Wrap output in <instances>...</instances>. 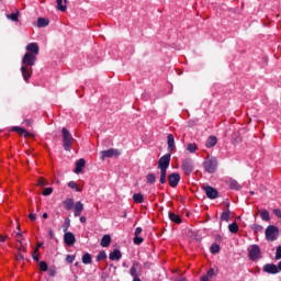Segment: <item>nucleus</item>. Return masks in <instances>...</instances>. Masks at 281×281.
<instances>
[{
  "label": "nucleus",
  "instance_id": "obj_50",
  "mask_svg": "<svg viewBox=\"0 0 281 281\" xmlns=\"http://www.w3.org/2000/svg\"><path fill=\"white\" fill-rule=\"evenodd\" d=\"M143 229L142 227H137L134 232V236H139V234H142Z\"/></svg>",
  "mask_w": 281,
  "mask_h": 281
},
{
  "label": "nucleus",
  "instance_id": "obj_29",
  "mask_svg": "<svg viewBox=\"0 0 281 281\" xmlns=\"http://www.w3.org/2000/svg\"><path fill=\"white\" fill-rule=\"evenodd\" d=\"M238 223L236 222L228 225V231L231 232V234H238Z\"/></svg>",
  "mask_w": 281,
  "mask_h": 281
},
{
  "label": "nucleus",
  "instance_id": "obj_39",
  "mask_svg": "<svg viewBox=\"0 0 281 281\" xmlns=\"http://www.w3.org/2000/svg\"><path fill=\"white\" fill-rule=\"evenodd\" d=\"M198 148L199 147L196 146V144H192V143L187 146V150H189V153H196Z\"/></svg>",
  "mask_w": 281,
  "mask_h": 281
},
{
  "label": "nucleus",
  "instance_id": "obj_20",
  "mask_svg": "<svg viewBox=\"0 0 281 281\" xmlns=\"http://www.w3.org/2000/svg\"><path fill=\"white\" fill-rule=\"evenodd\" d=\"M82 210H85V204L82 202L78 201L75 204V216H80L82 214Z\"/></svg>",
  "mask_w": 281,
  "mask_h": 281
},
{
  "label": "nucleus",
  "instance_id": "obj_63",
  "mask_svg": "<svg viewBox=\"0 0 281 281\" xmlns=\"http://www.w3.org/2000/svg\"><path fill=\"white\" fill-rule=\"evenodd\" d=\"M18 243H23V241H21V239H18Z\"/></svg>",
  "mask_w": 281,
  "mask_h": 281
},
{
  "label": "nucleus",
  "instance_id": "obj_38",
  "mask_svg": "<svg viewBox=\"0 0 281 281\" xmlns=\"http://www.w3.org/2000/svg\"><path fill=\"white\" fill-rule=\"evenodd\" d=\"M251 229L255 232V234H258V232H262L263 227L259 224H252Z\"/></svg>",
  "mask_w": 281,
  "mask_h": 281
},
{
  "label": "nucleus",
  "instance_id": "obj_31",
  "mask_svg": "<svg viewBox=\"0 0 281 281\" xmlns=\"http://www.w3.org/2000/svg\"><path fill=\"white\" fill-rule=\"evenodd\" d=\"M232 212L229 210L224 211L221 215V221H225L226 223H229V216Z\"/></svg>",
  "mask_w": 281,
  "mask_h": 281
},
{
  "label": "nucleus",
  "instance_id": "obj_33",
  "mask_svg": "<svg viewBox=\"0 0 281 281\" xmlns=\"http://www.w3.org/2000/svg\"><path fill=\"white\" fill-rule=\"evenodd\" d=\"M211 254H218L221 251V246L218 244H213L210 248Z\"/></svg>",
  "mask_w": 281,
  "mask_h": 281
},
{
  "label": "nucleus",
  "instance_id": "obj_24",
  "mask_svg": "<svg viewBox=\"0 0 281 281\" xmlns=\"http://www.w3.org/2000/svg\"><path fill=\"white\" fill-rule=\"evenodd\" d=\"M122 258V251L120 249H115L110 254V260H120Z\"/></svg>",
  "mask_w": 281,
  "mask_h": 281
},
{
  "label": "nucleus",
  "instance_id": "obj_21",
  "mask_svg": "<svg viewBox=\"0 0 281 281\" xmlns=\"http://www.w3.org/2000/svg\"><path fill=\"white\" fill-rule=\"evenodd\" d=\"M64 207L69 212V210H74V199L67 198L64 202Z\"/></svg>",
  "mask_w": 281,
  "mask_h": 281
},
{
  "label": "nucleus",
  "instance_id": "obj_1",
  "mask_svg": "<svg viewBox=\"0 0 281 281\" xmlns=\"http://www.w3.org/2000/svg\"><path fill=\"white\" fill-rule=\"evenodd\" d=\"M36 65V55H31V53H25L22 58V67H21V74L23 76V80L26 82H30V79L32 78L33 68Z\"/></svg>",
  "mask_w": 281,
  "mask_h": 281
},
{
  "label": "nucleus",
  "instance_id": "obj_5",
  "mask_svg": "<svg viewBox=\"0 0 281 281\" xmlns=\"http://www.w3.org/2000/svg\"><path fill=\"white\" fill-rule=\"evenodd\" d=\"M181 168L184 175H187V177H190L191 172H194V161L192 160V158L183 159Z\"/></svg>",
  "mask_w": 281,
  "mask_h": 281
},
{
  "label": "nucleus",
  "instance_id": "obj_53",
  "mask_svg": "<svg viewBox=\"0 0 281 281\" xmlns=\"http://www.w3.org/2000/svg\"><path fill=\"white\" fill-rule=\"evenodd\" d=\"M8 240V236L0 235V243H5Z\"/></svg>",
  "mask_w": 281,
  "mask_h": 281
},
{
  "label": "nucleus",
  "instance_id": "obj_45",
  "mask_svg": "<svg viewBox=\"0 0 281 281\" xmlns=\"http://www.w3.org/2000/svg\"><path fill=\"white\" fill-rule=\"evenodd\" d=\"M74 260H76V256H74V255H67V257H66V262H69V265H71V262H74Z\"/></svg>",
  "mask_w": 281,
  "mask_h": 281
},
{
  "label": "nucleus",
  "instance_id": "obj_17",
  "mask_svg": "<svg viewBox=\"0 0 281 281\" xmlns=\"http://www.w3.org/2000/svg\"><path fill=\"white\" fill-rule=\"evenodd\" d=\"M167 144L169 153H172L175 150V136L172 134H168Z\"/></svg>",
  "mask_w": 281,
  "mask_h": 281
},
{
  "label": "nucleus",
  "instance_id": "obj_52",
  "mask_svg": "<svg viewBox=\"0 0 281 281\" xmlns=\"http://www.w3.org/2000/svg\"><path fill=\"white\" fill-rule=\"evenodd\" d=\"M48 237L50 240L54 238V231L52 228H48Z\"/></svg>",
  "mask_w": 281,
  "mask_h": 281
},
{
  "label": "nucleus",
  "instance_id": "obj_34",
  "mask_svg": "<svg viewBox=\"0 0 281 281\" xmlns=\"http://www.w3.org/2000/svg\"><path fill=\"white\" fill-rule=\"evenodd\" d=\"M68 188H71L75 192H80V188H78V183H76V181L68 182Z\"/></svg>",
  "mask_w": 281,
  "mask_h": 281
},
{
  "label": "nucleus",
  "instance_id": "obj_13",
  "mask_svg": "<svg viewBox=\"0 0 281 281\" xmlns=\"http://www.w3.org/2000/svg\"><path fill=\"white\" fill-rule=\"evenodd\" d=\"M263 271H265V273H271V274L280 273V270H278V266H276V263L265 265Z\"/></svg>",
  "mask_w": 281,
  "mask_h": 281
},
{
  "label": "nucleus",
  "instance_id": "obj_25",
  "mask_svg": "<svg viewBox=\"0 0 281 281\" xmlns=\"http://www.w3.org/2000/svg\"><path fill=\"white\" fill-rule=\"evenodd\" d=\"M160 170V183L164 186L166 183V175L168 172V168L158 167Z\"/></svg>",
  "mask_w": 281,
  "mask_h": 281
},
{
  "label": "nucleus",
  "instance_id": "obj_49",
  "mask_svg": "<svg viewBox=\"0 0 281 281\" xmlns=\"http://www.w3.org/2000/svg\"><path fill=\"white\" fill-rule=\"evenodd\" d=\"M206 276H207L209 278H214V268H210V269L207 270V272H206Z\"/></svg>",
  "mask_w": 281,
  "mask_h": 281
},
{
  "label": "nucleus",
  "instance_id": "obj_47",
  "mask_svg": "<svg viewBox=\"0 0 281 281\" xmlns=\"http://www.w3.org/2000/svg\"><path fill=\"white\" fill-rule=\"evenodd\" d=\"M48 276H50V278H55V276H56V268H49L48 269Z\"/></svg>",
  "mask_w": 281,
  "mask_h": 281
},
{
  "label": "nucleus",
  "instance_id": "obj_27",
  "mask_svg": "<svg viewBox=\"0 0 281 281\" xmlns=\"http://www.w3.org/2000/svg\"><path fill=\"white\" fill-rule=\"evenodd\" d=\"M82 263L83 265H91V262H93V259L91 257V254L89 252H86L83 256H82Z\"/></svg>",
  "mask_w": 281,
  "mask_h": 281
},
{
  "label": "nucleus",
  "instance_id": "obj_55",
  "mask_svg": "<svg viewBox=\"0 0 281 281\" xmlns=\"http://www.w3.org/2000/svg\"><path fill=\"white\" fill-rule=\"evenodd\" d=\"M16 260H23V255H21V254H19V255H16Z\"/></svg>",
  "mask_w": 281,
  "mask_h": 281
},
{
  "label": "nucleus",
  "instance_id": "obj_10",
  "mask_svg": "<svg viewBox=\"0 0 281 281\" xmlns=\"http://www.w3.org/2000/svg\"><path fill=\"white\" fill-rule=\"evenodd\" d=\"M170 157H172L171 154H166L158 160V168H170Z\"/></svg>",
  "mask_w": 281,
  "mask_h": 281
},
{
  "label": "nucleus",
  "instance_id": "obj_64",
  "mask_svg": "<svg viewBox=\"0 0 281 281\" xmlns=\"http://www.w3.org/2000/svg\"><path fill=\"white\" fill-rule=\"evenodd\" d=\"M250 194H254V191H250Z\"/></svg>",
  "mask_w": 281,
  "mask_h": 281
},
{
  "label": "nucleus",
  "instance_id": "obj_19",
  "mask_svg": "<svg viewBox=\"0 0 281 281\" xmlns=\"http://www.w3.org/2000/svg\"><path fill=\"white\" fill-rule=\"evenodd\" d=\"M56 3H57V10H59V12L67 11V0H56Z\"/></svg>",
  "mask_w": 281,
  "mask_h": 281
},
{
  "label": "nucleus",
  "instance_id": "obj_59",
  "mask_svg": "<svg viewBox=\"0 0 281 281\" xmlns=\"http://www.w3.org/2000/svg\"><path fill=\"white\" fill-rule=\"evenodd\" d=\"M43 218H49V215L47 213H44Z\"/></svg>",
  "mask_w": 281,
  "mask_h": 281
},
{
  "label": "nucleus",
  "instance_id": "obj_57",
  "mask_svg": "<svg viewBox=\"0 0 281 281\" xmlns=\"http://www.w3.org/2000/svg\"><path fill=\"white\" fill-rule=\"evenodd\" d=\"M41 247H43V244L37 243V247H36L37 251H38V249H41Z\"/></svg>",
  "mask_w": 281,
  "mask_h": 281
},
{
  "label": "nucleus",
  "instance_id": "obj_43",
  "mask_svg": "<svg viewBox=\"0 0 281 281\" xmlns=\"http://www.w3.org/2000/svg\"><path fill=\"white\" fill-rule=\"evenodd\" d=\"M36 254H38V248H35L32 254L33 260H35V262H38L40 258H38V255H36Z\"/></svg>",
  "mask_w": 281,
  "mask_h": 281
},
{
  "label": "nucleus",
  "instance_id": "obj_15",
  "mask_svg": "<svg viewBox=\"0 0 281 281\" xmlns=\"http://www.w3.org/2000/svg\"><path fill=\"white\" fill-rule=\"evenodd\" d=\"M85 166H87V160H85V158L77 160L76 168H75L76 175H79V172H82V168H85Z\"/></svg>",
  "mask_w": 281,
  "mask_h": 281
},
{
  "label": "nucleus",
  "instance_id": "obj_56",
  "mask_svg": "<svg viewBox=\"0 0 281 281\" xmlns=\"http://www.w3.org/2000/svg\"><path fill=\"white\" fill-rule=\"evenodd\" d=\"M80 223H87V217L81 216V217H80Z\"/></svg>",
  "mask_w": 281,
  "mask_h": 281
},
{
  "label": "nucleus",
  "instance_id": "obj_35",
  "mask_svg": "<svg viewBox=\"0 0 281 281\" xmlns=\"http://www.w3.org/2000/svg\"><path fill=\"white\" fill-rule=\"evenodd\" d=\"M101 260H106V252L104 250H101L97 256V262H100Z\"/></svg>",
  "mask_w": 281,
  "mask_h": 281
},
{
  "label": "nucleus",
  "instance_id": "obj_11",
  "mask_svg": "<svg viewBox=\"0 0 281 281\" xmlns=\"http://www.w3.org/2000/svg\"><path fill=\"white\" fill-rule=\"evenodd\" d=\"M64 243L67 245V247H71L72 245H76V235L74 233L68 232L64 234Z\"/></svg>",
  "mask_w": 281,
  "mask_h": 281
},
{
  "label": "nucleus",
  "instance_id": "obj_61",
  "mask_svg": "<svg viewBox=\"0 0 281 281\" xmlns=\"http://www.w3.org/2000/svg\"><path fill=\"white\" fill-rule=\"evenodd\" d=\"M16 229L18 232H21V225H18Z\"/></svg>",
  "mask_w": 281,
  "mask_h": 281
},
{
  "label": "nucleus",
  "instance_id": "obj_51",
  "mask_svg": "<svg viewBox=\"0 0 281 281\" xmlns=\"http://www.w3.org/2000/svg\"><path fill=\"white\" fill-rule=\"evenodd\" d=\"M29 218H30V221H36V214L31 212L30 215H29Z\"/></svg>",
  "mask_w": 281,
  "mask_h": 281
},
{
  "label": "nucleus",
  "instance_id": "obj_40",
  "mask_svg": "<svg viewBox=\"0 0 281 281\" xmlns=\"http://www.w3.org/2000/svg\"><path fill=\"white\" fill-rule=\"evenodd\" d=\"M233 139H234L235 144H240V142H243V136H240L239 133H235L233 136Z\"/></svg>",
  "mask_w": 281,
  "mask_h": 281
},
{
  "label": "nucleus",
  "instance_id": "obj_23",
  "mask_svg": "<svg viewBox=\"0 0 281 281\" xmlns=\"http://www.w3.org/2000/svg\"><path fill=\"white\" fill-rule=\"evenodd\" d=\"M47 25H49V19L47 18L37 19V27H47Z\"/></svg>",
  "mask_w": 281,
  "mask_h": 281
},
{
  "label": "nucleus",
  "instance_id": "obj_42",
  "mask_svg": "<svg viewBox=\"0 0 281 281\" xmlns=\"http://www.w3.org/2000/svg\"><path fill=\"white\" fill-rule=\"evenodd\" d=\"M70 225H71V221L69 218H66L65 223H64V232L65 233H68L67 231L69 229Z\"/></svg>",
  "mask_w": 281,
  "mask_h": 281
},
{
  "label": "nucleus",
  "instance_id": "obj_2",
  "mask_svg": "<svg viewBox=\"0 0 281 281\" xmlns=\"http://www.w3.org/2000/svg\"><path fill=\"white\" fill-rule=\"evenodd\" d=\"M61 139H63L64 150H66L67 153H70L71 146L74 144V136L69 131H67L66 127H63L61 130Z\"/></svg>",
  "mask_w": 281,
  "mask_h": 281
},
{
  "label": "nucleus",
  "instance_id": "obj_18",
  "mask_svg": "<svg viewBox=\"0 0 281 281\" xmlns=\"http://www.w3.org/2000/svg\"><path fill=\"white\" fill-rule=\"evenodd\" d=\"M218 144L216 136H210L205 143L206 148H214V145Z\"/></svg>",
  "mask_w": 281,
  "mask_h": 281
},
{
  "label": "nucleus",
  "instance_id": "obj_14",
  "mask_svg": "<svg viewBox=\"0 0 281 281\" xmlns=\"http://www.w3.org/2000/svg\"><path fill=\"white\" fill-rule=\"evenodd\" d=\"M12 131L14 133H19L22 137H34V134L27 132L25 128L23 127H19V126H14L12 127Z\"/></svg>",
  "mask_w": 281,
  "mask_h": 281
},
{
  "label": "nucleus",
  "instance_id": "obj_32",
  "mask_svg": "<svg viewBox=\"0 0 281 281\" xmlns=\"http://www.w3.org/2000/svg\"><path fill=\"white\" fill-rule=\"evenodd\" d=\"M7 18H9L14 23H19V10L15 13H11L7 15Z\"/></svg>",
  "mask_w": 281,
  "mask_h": 281
},
{
  "label": "nucleus",
  "instance_id": "obj_28",
  "mask_svg": "<svg viewBox=\"0 0 281 281\" xmlns=\"http://www.w3.org/2000/svg\"><path fill=\"white\" fill-rule=\"evenodd\" d=\"M169 218L172 223H177V225H181V217L175 213H169Z\"/></svg>",
  "mask_w": 281,
  "mask_h": 281
},
{
  "label": "nucleus",
  "instance_id": "obj_6",
  "mask_svg": "<svg viewBox=\"0 0 281 281\" xmlns=\"http://www.w3.org/2000/svg\"><path fill=\"white\" fill-rule=\"evenodd\" d=\"M260 254H261L260 246L256 244L249 246L248 256L254 262L255 260H258L259 258H261Z\"/></svg>",
  "mask_w": 281,
  "mask_h": 281
},
{
  "label": "nucleus",
  "instance_id": "obj_22",
  "mask_svg": "<svg viewBox=\"0 0 281 281\" xmlns=\"http://www.w3.org/2000/svg\"><path fill=\"white\" fill-rule=\"evenodd\" d=\"M155 181H157V177L155 176V173L149 172L146 176V182L148 183V186H155Z\"/></svg>",
  "mask_w": 281,
  "mask_h": 281
},
{
  "label": "nucleus",
  "instance_id": "obj_60",
  "mask_svg": "<svg viewBox=\"0 0 281 281\" xmlns=\"http://www.w3.org/2000/svg\"><path fill=\"white\" fill-rule=\"evenodd\" d=\"M278 271H281V261L278 263Z\"/></svg>",
  "mask_w": 281,
  "mask_h": 281
},
{
  "label": "nucleus",
  "instance_id": "obj_26",
  "mask_svg": "<svg viewBox=\"0 0 281 281\" xmlns=\"http://www.w3.org/2000/svg\"><path fill=\"white\" fill-rule=\"evenodd\" d=\"M111 245V235H104L101 239V247H109Z\"/></svg>",
  "mask_w": 281,
  "mask_h": 281
},
{
  "label": "nucleus",
  "instance_id": "obj_37",
  "mask_svg": "<svg viewBox=\"0 0 281 281\" xmlns=\"http://www.w3.org/2000/svg\"><path fill=\"white\" fill-rule=\"evenodd\" d=\"M133 243L134 245H142V243H144V239L139 237V235H134Z\"/></svg>",
  "mask_w": 281,
  "mask_h": 281
},
{
  "label": "nucleus",
  "instance_id": "obj_48",
  "mask_svg": "<svg viewBox=\"0 0 281 281\" xmlns=\"http://www.w3.org/2000/svg\"><path fill=\"white\" fill-rule=\"evenodd\" d=\"M37 186H47V180L45 178H40L37 181Z\"/></svg>",
  "mask_w": 281,
  "mask_h": 281
},
{
  "label": "nucleus",
  "instance_id": "obj_8",
  "mask_svg": "<svg viewBox=\"0 0 281 281\" xmlns=\"http://www.w3.org/2000/svg\"><path fill=\"white\" fill-rule=\"evenodd\" d=\"M203 191L205 192L207 199H218V191L216 189H214L211 186H204L203 187Z\"/></svg>",
  "mask_w": 281,
  "mask_h": 281
},
{
  "label": "nucleus",
  "instance_id": "obj_9",
  "mask_svg": "<svg viewBox=\"0 0 281 281\" xmlns=\"http://www.w3.org/2000/svg\"><path fill=\"white\" fill-rule=\"evenodd\" d=\"M168 181L170 188H177L179 186V181H181V175L173 172L168 176Z\"/></svg>",
  "mask_w": 281,
  "mask_h": 281
},
{
  "label": "nucleus",
  "instance_id": "obj_36",
  "mask_svg": "<svg viewBox=\"0 0 281 281\" xmlns=\"http://www.w3.org/2000/svg\"><path fill=\"white\" fill-rule=\"evenodd\" d=\"M261 218L262 221H271V217L269 216V211L267 210L261 211Z\"/></svg>",
  "mask_w": 281,
  "mask_h": 281
},
{
  "label": "nucleus",
  "instance_id": "obj_46",
  "mask_svg": "<svg viewBox=\"0 0 281 281\" xmlns=\"http://www.w3.org/2000/svg\"><path fill=\"white\" fill-rule=\"evenodd\" d=\"M276 260H281V246L277 247Z\"/></svg>",
  "mask_w": 281,
  "mask_h": 281
},
{
  "label": "nucleus",
  "instance_id": "obj_3",
  "mask_svg": "<svg viewBox=\"0 0 281 281\" xmlns=\"http://www.w3.org/2000/svg\"><path fill=\"white\" fill-rule=\"evenodd\" d=\"M203 166L204 170L209 172V175H214V172H216V169L218 168V160L216 159V157H206Z\"/></svg>",
  "mask_w": 281,
  "mask_h": 281
},
{
  "label": "nucleus",
  "instance_id": "obj_62",
  "mask_svg": "<svg viewBox=\"0 0 281 281\" xmlns=\"http://www.w3.org/2000/svg\"><path fill=\"white\" fill-rule=\"evenodd\" d=\"M123 217L126 218V213H124Z\"/></svg>",
  "mask_w": 281,
  "mask_h": 281
},
{
  "label": "nucleus",
  "instance_id": "obj_30",
  "mask_svg": "<svg viewBox=\"0 0 281 281\" xmlns=\"http://www.w3.org/2000/svg\"><path fill=\"white\" fill-rule=\"evenodd\" d=\"M134 203H144V194L142 193H135L133 195Z\"/></svg>",
  "mask_w": 281,
  "mask_h": 281
},
{
  "label": "nucleus",
  "instance_id": "obj_12",
  "mask_svg": "<svg viewBox=\"0 0 281 281\" xmlns=\"http://www.w3.org/2000/svg\"><path fill=\"white\" fill-rule=\"evenodd\" d=\"M26 54H31L32 56H37L40 53V47L36 43H29L25 47Z\"/></svg>",
  "mask_w": 281,
  "mask_h": 281
},
{
  "label": "nucleus",
  "instance_id": "obj_54",
  "mask_svg": "<svg viewBox=\"0 0 281 281\" xmlns=\"http://www.w3.org/2000/svg\"><path fill=\"white\" fill-rule=\"evenodd\" d=\"M201 281H210V277L207 274L201 277Z\"/></svg>",
  "mask_w": 281,
  "mask_h": 281
},
{
  "label": "nucleus",
  "instance_id": "obj_44",
  "mask_svg": "<svg viewBox=\"0 0 281 281\" xmlns=\"http://www.w3.org/2000/svg\"><path fill=\"white\" fill-rule=\"evenodd\" d=\"M40 269L41 271H47L48 270L47 263L45 261H41Z\"/></svg>",
  "mask_w": 281,
  "mask_h": 281
},
{
  "label": "nucleus",
  "instance_id": "obj_58",
  "mask_svg": "<svg viewBox=\"0 0 281 281\" xmlns=\"http://www.w3.org/2000/svg\"><path fill=\"white\" fill-rule=\"evenodd\" d=\"M16 237L18 238H23V234L22 233H16Z\"/></svg>",
  "mask_w": 281,
  "mask_h": 281
},
{
  "label": "nucleus",
  "instance_id": "obj_41",
  "mask_svg": "<svg viewBox=\"0 0 281 281\" xmlns=\"http://www.w3.org/2000/svg\"><path fill=\"white\" fill-rule=\"evenodd\" d=\"M54 192V189L52 187L45 188L44 191L42 192L43 196H49Z\"/></svg>",
  "mask_w": 281,
  "mask_h": 281
},
{
  "label": "nucleus",
  "instance_id": "obj_16",
  "mask_svg": "<svg viewBox=\"0 0 281 281\" xmlns=\"http://www.w3.org/2000/svg\"><path fill=\"white\" fill-rule=\"evenodd\" d=\"M226 184L228 186V188L231 190H240L243 187L240 186V183H238V181L234 180V179H228L226 181Z\"/></svg>",
  "mask_w": 281,
  "mask_h": 281
},
{
  "label": "nucleus",
  "instance_id": "obj_4",
  "mask_svg": "<svg viewBox=\"0 0 281 281\" xmlns=\"http://www.w3.org/2000/svg\"><path fill=\"white\" fill-rule=\"evenodd\" d=\"M278 234H280V228L273 225H269L266 228V238L270 243H273V240H278Z\"/></svg>",
  "mask_w": 281,
  "mask_h": 281
},
{
  "label": "nucleus",
  "instance_id": "obj_7",
  "mask_svg": "<svg viewBox=\"0 0 281 281\" xmlns=\"http://www.w3.org/2000/svg\"><path fill=\"white\" fill-rule=\"evenodd\" d=\"M100 155H101L102 161H104V159H109L111 157H119L120 150L115 149V148H110V149H106V150H102L100 153Z\"/></svg>",
  "mask_w": 281,
  "mask_h": 281
}]
</instances>
